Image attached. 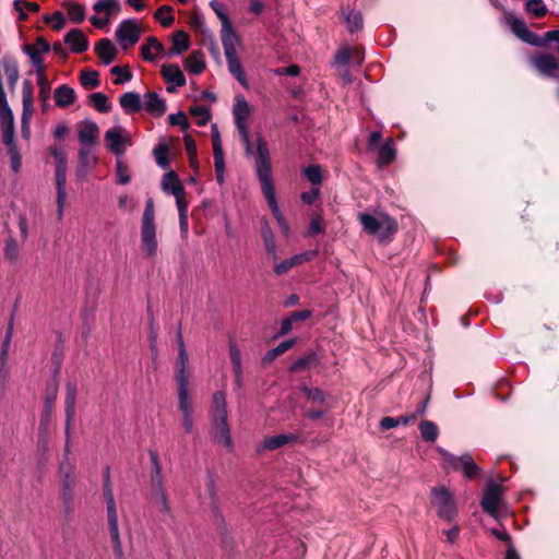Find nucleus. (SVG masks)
<instances>
[{"mask_svg":"<svg viewBox=\"0 0 559 559\" xmlns=\"http://www.w3.org/2000/svg\"><path fill=\"white\" fill-rule=\"evenodd\" d=\"M255 173L261 185L262 193L271 209L280 228L287 235L289 226L284 218L276 201V192L273 185L271 157L266 142L261 135L257 136Z\"/></svg>","mask_w":559,"mask_h":559,"instance_id":"obj_1","label":"nucleus"},{"mask_svg":"<svg viewBox=\"0 0 559 559\" xmlns=\"http://www.w3.org/2000/svg\"><path fill=\"white\" fill-rule=\"evenodd\" d=\"M210 412L214 440L228 450H233V439L227 424L226 395L223 391L213 394Z\"/></svg>","mask_w":559,"mask_h":559,"instance_id":"obj_2","label":"nucleus"},{"mask_svg":"<svg viewBox=\"0 0 559 559\" xmlns=\"http://www.w3.org/2000/svg\"><path fill=\"white\" fill-rule=\"evenodd\" d=\"M358 221L366 233L378 237L381 241L390 240L399 228L397 222L385 213L377 215L359 213Z\"/></svg>","mask_w":559,"mask_h":559,"instance_id":"obj_3","label":"nucleus"},{"mask_svg":"<svg viewBox=\"0 0 559 559\" xmlns=\"http://www.w3.org/2000/svg\"><path fill=\"white\" fill-rule=\"evenodd\" d=\"M157 246L154 202L148 199L142 216L141 247L146 257L152 258L156 255Z\"/></svg>","mask_w":559,"mask_h":559,"instance_id":"obj_4","label":"nucleus"},{"mask_svg":"<svg viewBox=\"0 0 559 559\" xmlns=\"http://www.w3.org/2000/svg\"><path fill=\"white\" fill-rule=\"evenodd\" d=\"M437 451L442 456V467L444 469H461L463 475L468 479H472L479 474L480 468L469 454L455 456L442 448H438Z\"/></svg>","mask_w":559,"mask_h":559,"instance_id":"obj_5","label":"nucleus"},{"mask_svg":"<svg viewBox=\"0 0 559 559\" xmlns=\"http://www.w3.org/2000/svg\"><path fill=\"white\" fill-rule=\"evenodd\" d=\"M251 114V107L242 95H238L235 98V105L233 115L235 119L236 128L239 132L240 139L245 145L246 153L252 154V147L249 140V132L247 127V119Z\"/></svg>","mask_w":559,"mask_h":559,"instance_id":"obj_6","label":"nucleus"},{"mask_svg":"<svg viewBox=\"0 0 559 559\" xmlns=\"http://www.w3.org/2000/svg\"><path fill=\"white\" fill-rule=\"evenodd\" d=\"M432 506L440 518L452 521L456 514V504L452 493L444 487H435L431 490Z\"/></svg>","mask_w":559,"mask_h":559,"instance_id":"obj_7","label":"nucleus"},{"mask_svg":"<svg viewBox=\"0 0 559 559\" xmlns=\"http://www.w3.org/2000/svg\"><path fill=\"white\" fill-rule=\"evenodd\" d=\"M104 140L107 148L116 156H121L132 146L130 133L120 126H115L105 132Z\"/></svg>","mask_w":559,"mask_h":559,"instance_id":"obj_8","label":"nucleus"},{"mask_svg":"<svg viewBox=\"0 0 559 559\" xmlns=\"http://www.w3.org/2000/svg\"><path fill=\"white\" fill-rule=\"evenodd\" d=\"M140 35V25L133 19L123 20L116 29V39L123 49L135 45Z\"/></svg>","mask_w":559,"mask_h":559,"instance_id":"obj_9","label":"nucleus"},{"mask_svg":"<svg viewBox=\"0 0 559 559\" xmlns=\"http://www.w3.org/2000/svg\"><path fill=\"white\" fill-rule=\"evenodd\" d=\"M507 21L510 25L511 31L523 41L536 47L546 46V40L543 39V37L530 31L523 20L514 15H508Z\"/></svg>","mask_w":559,"mask_h":559,"instance_id":"obj_10","label":"nucleus"},{"mask_svg":"<svg viewBox=\"0 0 559 559\" xmlns=\"http://www.w3.org/2000/svg\"><path fill=\"white\" fill-rule=\"evenodd\" d=\"M74 471L75 466L68 462L63 461L60 464V476H61V496L64 506L69 509L70 504L73 500V487H74Z\"/></svg>","mask_w":559,"mask_h":559,"instance_id":"obj_11","label":"nucleus"},{"mask_svg":"<svg viewBox=\"0 0 559 559\" xmlns=\"http://www.w3.org/2000/svg\"><path fill=\"white\" fill-rule=\"evenodd\" d=\"M23 50L28 56L36 74L45 73L43 55L50 50L49 43L38 37L35 43L25 45Z\"/></svg>","mask_w":559,"mask_h":559,"instance_id":"obj_12","label":"nucleus"},{"mask_svg":"<svg viewBox=\"0 0 559 559\" xmlns=\"http://www.w3.org/2000/svg\"><path fill=\"white\" fill-rule=\"evenodd\" d=\"M502 487L490 480L484 490L481 499V508L485 512L496 518L498 515V507L502 496Z\"/></svg>","mask_w":559,"mask_h":559,"instance_id":"obj_13","label":"nucleus"},{"mask_svg":"<svg viewBox=\"0 0 559 559\" xmlns=\"http://www.w3.org/2000/svg\"><path fill=\"white\" fill-rule=\"evenodd\" d=\"M106 514L108 530L112 540L114 552L118 558H122L123 550L119 532L118 512L116 503L106 504Z\"/></svg>","mask_w":559,"mask_h":559,"instance_id":"obj_14","label":"nucleus"},{"mask_svg":"<svg viewBox=\"0 0 559 559\" xmlns=\"http://www.w3.org/2000/svg\"><path fill=\"white\" fill-rule=\"evenodd\" d=\"M97 160L95 147L80 146L79 163L75 173L78 180L84 181L88 173L96 166Z\"/></svg>","mask_w":559,"mask_h":559,"instance_id":"obj_15","label":"nucleus"},{"mask_svg":"<svg viewBox=\"0 0 559 559\" xmlns=\"http://www.w3.org/2000/svg\"><path fill=\"white\" fill-rule=\"evenodd\" d=\"M76 385L72 382L67 383L66 404V452H69L70 428L75 415Z\"/></svg>","mask_w":559,"mask_h":559,"instance_id":"obj_16","label":"nucleus"},{"mask_svg":"<svg viewBox=\"0 0 559 559\" xmlns=\"http://www.w3.org/2000/svg\"><path fill=\"white\" fill-rule=\"evenodd\" d=\"M99 129L92 120H85L79 129L78 139L80 146L96 147Z\"/></svg>","mask_w":559,"mask_h":559,"instance_id":"obj_17","label":"nucleus"},{"mask_svg":"<svg viewBox=\"0 0 559 559\" xmlns=\"http://www.w3.org/2000/svg\"><path fill=\"white\" fill-rule=\"evenodd\" d=\"M50 153L56 160V185L67 183V154L62 146L55 145L50 148Z\"/></svg>","mask_w":559,"mask_h":559,"instance_id":"obj_18","label":"nucleus"},{"mask_svg":"<svg viewBox=\"0 0 559 559\" xmlns=\"http://www.w3.org/2000/svg\"><path fill=\"white\" fill-rule=\"evenodd\" d=\"M296 440H297V436L294 433L276 435V436L265 438L261 442L259 449L261 451H266V450L273 451V450L282 448L283 445H285L287 443L295 442Z\"/></svg>","mask_w":559,"mask_h":559,"instance_id":"obj_19","label":"nucleus"},{"mask_svg":"<svg viewBox=\"0 0 559 559\" xmlns=\"http://www.w3.org/2000/svg\"><path fill=\"white\" fill-rule=\"evenodd\" d=\"M222 44H223L225 56L226 55L233 56V53H237V46L239 44V38L230 23L222 26Z\"/></svg>","mask_w":559,"mask_h":559,"instance_id":"obj_20","label":"nucleus"},{"mask_svg":"<svg viewBox=\"0 0 559 559\" xmlns=\"http://www.w3.org/2000/svg\"><path fill=\"white\" fill-rule=\"evenodd\" d=\"M64 43L68 44L73 52H83L88 48V39L80 29H72L64 36Z\"/></svg>","mask_w":559,"mask_h":559,"instance_id":"obj_21","label":"nucleus"},{"mask_svg":"<svg viewBox=\"0 0 559 559\" xmlns=\"http://www.w3.org/2000/svg\"><path fill=\"white\" fill-rule=\"evenodd\" d=\"M190 47L189 36L183 31H177L173 36V46L171 48L164 52L166 57L170 58L173 56H177L188 50Z\"/></svg>","mask_w":559,"mask_h":559,"instance_id":"obj_22","label":"nucleus"},{"mask_svg":"<svg viewBox=\"0 0 559 559\" xmlns=\"http://www.w3.org/2000/svg\"><path fill=\"white\" fill-rule=\"evenodd\" d=\"M142 56L147 61H154L159 53L164 52V45L156 37H147L141 47Z\"/></svg>","mask_w":559,"mask_h":559,"instance_id":"obj_23","label":"nucleus"},{"mask_svg":"<svg viewBox=\"0 0 559 559\" xmlns=\"http://www.w3.org/2000/svg\"><path fill=\"white\" fill-rule=\"evenodd\" d=\"M162 73L164 79L173 83L175 87L186 85V78L177 64H164L162 67Z\"/></svg>","mask_w":559,"mask_h":559,"instance_id":"obj_24","label":"nucleus"},{"mask_svg":"<svg viewBox=\"0 0 559 559\" xmlns=\"http://www.w3.org/2000/svg\"><path fill=\"white\" fill-rule=\"evenodd\" d=\"M162 189L165 192L171 193L174 197L185 194V188L174 171L167 173L162 181Z\"/></svg>","mask_w":559,"mask_h":559,"instance_id":"obj_25","label":"nucleus"},{"mask_svg":"<svg viewBox=\"0 0 559 559\" xmlns=\"http://www.w3.org/2000/svg\"><path fill=\"white\" fill-rule=\"evenodd\" d=\"M342 17L350 33L361 29L362 15L359 11L349 8H342Z\"/></svg>","mask_w":559,"mask_h":559,"instance_id":"obj_26","label":"nucleus"},{"mask_svg":"<svg viewBox=\"0 0 559 559\" xmlns=\"http://www.w3.org/2000/svg\"><path fill=\"white\" fill-rule=\"evenodd\" d=\"M96 52L105 64H109L117 56V48L110 39L104 38L97 44Z\"/></svg>","mask_w":559,"mask_h":559,"instance_id":"obj_27","label":"nucleus"},{"mask_svg":"<svg viewBox=\"0 0 559 559\" xmlns=\"http://www.w3.org/2000/svg\"><path fill=\"white\" fill-rule=\"evenodd\" d=\"M225 58L227 61L229 72L242 86L247 87V78L237 53H233V56L226 55Z\"/></svg>","mask_w":559,"mask_h":559,"instance_id":"obj_28","label":"nucleus"},{"mask_svg":"<svg viewBox=\"0 0 559 559\" xmlns=\"http://www.w3.org/2000/svg\"><path fill=\"white\" fill-rule=\"evenodd\" d=\"M75 92L68 85H60L55 91V100L58 107H68L75 100Z\"/></svg>","mask_w":559,"mask_h":559,"instance_id":"obj_29","label":"nucleus"},{"mask_svg":"<svg viewBox=\"0 0 559 559\" xmlns=\"http://www.w3.org/2000/svg\"><path fill=\"white\" fill-rule=\"evenodd\" d=\"M120 106L126 112L132 114L142 109L140 95L134 92H128L120 96Z\"/></svg>","mask_w":559,"mask_h":559,"instance_id":"obj_30","label":"nucleus"},{"mask_svg":"<svg viewBox=\"0 0 559 559\" xmlns=\"http://www.w3.org/2000/svg\"><path fill=\"white\" fill-rule=\"evenodd\" d=\"M142 107L151 114L162 115L166 110V105L156 93H148L144 96Z\"/></svg>","mask_w":559,"mask_h":559,"instance_id":"obj_31","label":"nucleus"},{"mask_svg":"<svg viewBox=\"0 0 559 559\" xmlns=\"http://www.w3.org/2000/svg\"><path fill=\"white\" fill-rule=\"evenodd\" d=\"M185 67L186 69L193 73V74H200L205 69V61L204 57L200 51H193L187 57L185 60Z\"/></svg>","mask_w":559,"mask_h":559,"instance_id":"obj_32","label":"nucleus"},{"mask_svg":"<svg viewBox=\"0 0 559 559\" xmlns=\"http://www.w3.org/2000/svg\"><path fill=\"white\" fill-rule=\"evenodd\" d=\"M261 236L265 246L266 251L273 255V258L276 257V245L273 231L269 225V223L263 219L261 222Z\"/></svg>","mask_w":559,"mask_h":559,"instance_id":"obj_33","label":"nucleus"},{"mask_svg":"<svg viewBox=\"0 0 559 559\" xmlns=\"http://www.w3.org/2000/svg\"><path fill=\"white\" fill-rule=\"evenodd\" d=\"M416 417H417V414L400 416L396 418L383 417L380 421V428L383 430H388V429L394 428L400 425L406 426V425L415 421Z\"/></svg>","mask_w":559,"mask_h":559,"instance_id":"obj_34","label":"nucleus"},{"mask_svg":"<svg viewBox=\"0 0 559 559\" xmlns=\"http://www.w3.org/2000/svg\"><path fill=\"white\" fill-rule=\"evenodd\" d=\"M229 354L238 385L241 383V354L234 341L229 342Z\"/></svg>","mask_w":559,"mask_h":559,"instance_id":"obj_35","label":"nucleus"},{"mask_svg":"<svg viewBox=\"0 0 559 559\" xmlns=\"http://www.w3.org/2000/svg\"><path fill=\"white\" fill-rule=\"evenodd\" d=\"M151 459H152L153 465L155 467V474L152 477V489H153V495H155L157 492L165 491V488L163 485V477H162L160 466L158 464V456H157L156 452H151Z\"/></svg>","mask_w":559,"mask_h":559,"instance_id":"obj_36","label":"nucleus"},{"mask_svg":"<svg viewBox=\"0 0 559 559\" xmlns=\"http://www.w3.org/2000/svg\"><path fill=\"white\" fill-rule=\"evenodd\" d=\"M96 13H105L106 16L110 17L112 12H119L121 7L118 0H98L94 7Z\"/></svg>","mask_w":559,"mask_h":559,"instance_id":"obj_37","label":"nucleus"},{"mask_svg":"<svg viewBox=\"0 0 559 559\" xmlns=\"http://www.w3.org/2000/svg\"><path fill=\"white\" fill-rule=\"evenodd\" d=\"M395 156L396 151L393 141L390 139L379 150V163L381 165H389L395 159Z\"/></svg>","mask_w":559,"mask_h":559,"instance_id":"obj_38","label":"nucleus"},{"mask_svg":"<svg viewBox=\"0 0 559 559\" xmlns=\"http://www.w3.org/2000/svg\"><path fill=\"white\" fill-rule=\"evenodd\" d=\"M295 340H286L280 343L276 347L270 349L263 357V362L269 364L275 360L280 355L287 352L293 347Z\"/></svg>","mask_w":559,"mask_h":559,"instance_id":"obj_39","label":"nucleus"},{"mask_svg":"<svg viewBox=\"0 0 559 559\" xmlns=\"http://www.w3.org/2000/svg\"><path fill=\"white\" fill-rule=\"evenodd\" d=\"M318 357L314 352H309L305 356L298 358L292 366L293 371H302L316 366Z\"/></svg>","mask_w":559,"mask_h":559,"instance_id":"obj_40","label":"nucleus"},{"mask_svg":"<svg viewBox=\"0 0 559 559\" xmlns=\"http://www.w3.org/2000/svg\"><path fill=\"white\" fill-rule=\"evenodd\" d=\"M419 430L421 437L426 441L433 442L438 438V427L435 423L429 420H424L419 425Z\"/></svg>","mask_w":559,"mask_h":559,"instance_id":"obj_41","label":"nucleus"},{"mask_svg":"<svg viewBox=\"0 0 559 559\" xmlns=\"http://www.w3.org/2000/svg\"><path fill=\"white\" fill-rule=\"evenodd\" d=\"M80 82L83 87L91 90L99 86L100 81L98 72L94 70H85L81 72Z\"/></svg>","mask_w":559,"mask_h":559,"instance_id":"obj_42","label":"nucleus"},{"mask_svg":"<svg viewBox=\"0 0 559 559\" xmlns=\"http://www.w3.org/2000/svg\"><path fill=\"white\" fill-rule=\"evenodd\" d=\"M0 123L1 126L14 124L13 112L8 104L7 95L0 96Z\"/></svg>","mask_w":559,"mask_h":559,"instance_id":"obj_43","label":"nucleus"},{"mask_svg":"<svg viewBox=\"0 0 559 559\" xmlns=\"http://www.w3.org/2000/svg\"><path fill=\"white\" fill-rule=\"evenodd\" d=\"M90 103L99 112H107L110 109V104L108 102V97L104 93H100V92L91 94Z\"/></svg>","mask_w":559,"mask_h":559,"instance_id":"obj_44","label":"nucleus"},{"mask_svg":"<svg viewBox=\"0 0 559 559\" xmlns=\"http://www.w3.org/2000/svg\"><path fill=\"white\" fill-rule=\"evenodd\" d=\"M3 254L10 262H16L20 257V249L16 240L12 237L4 242Z\"/></svg>","mask_w":559,"mask_h":559,"instance_id":"obj_45","label":"nucleus"},{"mask_svg":"<svg viewBox=\"0 0 559 559\" xmlns=\"http://www.w3.org/2000/svg\"><path fill=\"white\" fill-rule=\"evenodd\" d=\"M171 7L162 5L157 9L154 14V17L160 23L162 26L168 27L174 23V16L170 14Z\"/></svg>","mask_w":559,"mask_h":559,"instance_id":"obj_46","label":"nucleus"},{"mask_svg":"<svg viewBox=\"0 0 559 559\" xmlns=\"http://www.w3.org/2000/svg\"><path fill=\"white\" fill-rule=\"evenodd\" d=\"M525 9L535 17H543L548 11L543 0H527Z\"/></svg>","mask_w":559,"mask_h":559,"instance_id":"obj_47","label":"nucleus"},{"mask_svg":"<svg viewBox=\"0 0 559 559\" xmlns=\"http://www.w3.org/2000/svg\"><path fill=\"white\" fill-rule=\"evenodd\" d=\"M178 406L181 413L194 412L189 389L178 391Z\"/></svg>","mask_w":559,"mask_h":559,"instance_id":"obj_48","label":"nucleus"},{"mask_svg":"<svg viewBox=\"0 0 559 559\" xmlns=\"http://www.w3.org/2000/svg\"><path fill=\"white\" fill-rule=\"evenodd\" d=\"M67 7L68 15L74 23H80L85 17V10L84 7L75 3V2H69L64 4Z\"/></svg>","mask_w":559,"mask_h":559,"instance_id":"obj_49","label":"nucleus"},{"mask_svg":"<svg viewBox=\"0 0 559 559\" xmlns=\"http://www.w3.org/2000/svg\"><path fill=\"white\" fill-rule=\"evenodd\" d=\"M67 183L56 185L57 190V218L58 221H61L63 217V209L66 204L67 199V190H66Z\"/></svg>","mask_w":559,"mask_h":559,"instance_id":"obj_50","label":"nucleus"},{"mask_svg":"<svg viewBox=\"0 0 559 559\" xmlns=\"http://www.w3.org/2000/svg\"><path fill=\"white\" fill-rule=\"evenodd\" d=\"M304 174L309 182L318 186L322 181V169L318 165H311L305 168Z\"/></svg>","mask_w":559,"mask_h":559,"instance_id":"obj_51","label":"nucleus"},{"mask_svg":"<svg viewBox=\"0 0 559 559\" xmlns=\"http://www.w3.org/2000/svg\"><path fill=\"white\" fill-rule=\"evenodd\" d=\"M190 114L197 118L199 126H204L209 122L211 115L205 106H195L190 109Z\"/></svg>","mask_w":559,"mask_h":559,"instance_id":"obj_52","label":"nucleus"},{"mask_svg":"<svg viewBox=\"0 0 559 559\" xmlns=\"http://www.w3.org/2000/svg\"><path fill=\"white\" fill-rule=\"evenodd\" d=\"M37 75V84L39 87V97L43 100H47L50 96V84L45 75V73L36 74Z\"/></svg>","mask_w":559,"mask_h":559,"instance_id":"obj_53","label":"nucleus"},{"mask_svg":"<svg viewBox=\"0 0 559 559\" xmlns=\"http://www.w3.org/2000/svg\"><path fill=\"white\" fill-rule=\"evenodd\" d=\"M1 128L3 143L8 148L16 147V143L14 141V124L1 126Z\"/></svg>","mask_w":559,"mask_h":559,"instance_id":"obj_54","label":"nucleus"},{"mask_svg":"<svg viewBox=\"0 0 559 559\" xmlns=\"http://www.w3.org/2000/svg\"><path fill=\"white\" fill-rule=\"evenodd\" d=\"M186 151L190 157L191 166H197V145L190 135L183 138Z\"/></svg>","mask_w":559,"mask_h":559,"instance_id":"obj_55","label":"nucleus"},{"mask_svg":"<svg viewBox=\"0 0 559 559\" xmlns=\"http://www.w3.org/2000/svg\"><path fill=\"white\" fill-rule=\"evenodd\" d=\"M212 141H213V155L214 158L224 157L222 141L216 126H212Z\"/></svg>","mask_w":559,"mask_h":559,"instance_id":"obj_56","label":"nucleus"},{"mask_svg":"<svg viewBox=\"0 0 559 559\" xmlns=\"http://www.w3.org/2000/svg\"><path fill=\"white\" fill-rule=\"evenodd\" d=\"M178 358H177V362H176V367H179V368H187V364H188V354L186 352V347H185V344H183V340H182V336L181 334L179 333L178 335Z\"/></svg>","mask_w":559,"mask_h":559,"instance_id":"obj_57","label":"nucleus"},{"mask_svg":"<svg viewBox=\"0 0 559 559\" xmlns=\"http://www.w3.org/2000/svg\"><path fill=\"white\" fill-rule=\"evenodd\" d=\"M167 153H168V147L164 144L158 145L154 150L156 163L163 168L168 166Z\"/></svg>","mask_w":559,"mask_h":559,"instance_id":"obj_58","label":"nucleus"},{"mask_svg":"<svg viewBox=\"0 0 559 559\" xmlns=\"http://www.w3.org/2000/svg\"><path fill=\"white\" fill-rule=\"evenodd\" d=\"M175 379H176V382H177V385H178V391L179 390H188L189 389L188 388L189 374L187 372V368L176 367Z\"/></svg>","mask_w":559,"mask_h":559,"instance_id":"obj_59","label":"nucleus"},{"mask_svg":"<svg viewBox=\"0 0 559 559\" xmlns=\"http://www.w3.org/2000/svg\"><path fill=\"white\" fill-rule=\"evenodd\" d=\"M8 151H9L10 160H11V168L15 174H17L22 167V157L19 152V148L16 146V147L8 148Z\"/></svg>","mask_w":559,"mask_h":559,"instance_id":"obj_60","label":"nucleus"},{"mask_svg":"<svg viewBox=\"0 0 559 559\" xmlns=\"http://www.w3.org/2000/svg\"><path fill=\"white\" fill-rule=\"evenodd\" d=\"M296 265H298V263L295 260V255H294L289 259H286L280 263L275 264L274 272L277 275H282V274H285L286 272H288L292 267H294Z\"/></svg>","mask_w":559,"mask_h":559,"instance_id":"obj_61","label":"nucleus"},{"mask_svg":"<svg viewBox=\"0 0 559 559\" xmlns=\"http://www.w3.org/2000/svg\"><path fill=\"white\" fill-rule=\"evenodd\" d=\"M153 496L159 507V510L165 514H170L171 509H170V503L167 498L166 490L157 492Z\"/></svg>","mask_w":559,"mask_h":559,"instance_id":"obj_62","label":"nucleus"},{"mask_svg":"<svg viewBox=\"0 0 559 559\" xmlns=\"http://www.w3.org/2000/svg\"><path fill=\"white\" fill-rule=\"evenodd\" d=\"M210 5L213 9V11L216 13L218 19L221 20L222 26L227 25V24L230 23L227 14L225 13V10H224L223 5L218 1L212 0L210 2Z\"/></svg>","mask_w":559,"mask_h":559,"instance_id":"obj_63","label":"nucleus"},{"mask_svg":"<svg viewBox=\"0 0 559 559\" xmlns=\"http://www.w3.org/2000/svg\"><path fill=\"white\" fill-rule=\"evenodd\" d=\"M350 59V50L348 48H342L337 51L334 57V63L337 67H345Z\"/></svg>","mask_w":559,"mask_h":559,"instance_id":"obj_64","label":"nucleus"}]
</instances>
